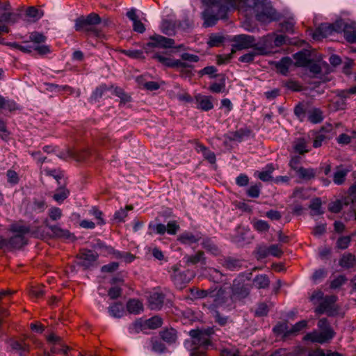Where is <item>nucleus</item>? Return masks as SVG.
<instances>
[{"label": "nucleus", "mask_w": 356, "mask_h": 356, "mask_svg": "<svg viewBox=\"0 0 356 356\" xmlns=\"http://www.w3.org/2000/svg\"><path fill=\"white\" fill-rule=\"evenodd\" d=\"M152 58L156 59L159 63L168 67L187 68L190 67V65L185 62L177 59H172L170 57H165L158 53L154 54Z\"/></svg>", "instance_id": "obj_13"}, {"label": "nucleus", "mask_w": 356, "mask_h": 356, "mask_svg": "<svg viewBox=\"0 0 356 356\" xmlns=\"http://www.w3.org/2000/svg\"><path fill=\"white\" fill-rule=\"evenodd\" d=\"M350 241H351L350 236H341L338 238V240L337 241V246L338 248H339L341 250H345L348 247Z\"/></svg>", "instance_id": "obj_61"}, {"label": "nucleus", "mask_w": 356, "mask_h": 356, "mask_svg": "<svg viewBox=\"0 0 356 356\" xmlns=\"http://www.w3.org/2000/svg\"><path fill=\"white\" fill-rule=\"evenodd\" d=\"M101 22L102 18L99 15L95 13H91L86 17L81 15L77 17L75 19L74 29L76 31H85L97 38H102L104 36L102 31L94 26Z\"/></svg>", "instance_id": "obj_4"}, {"label": "nucleus", "mask_w": 356, "mask_h": 356, "mask_svg": "<svg viewBox=\"0 0 356 356\" xmlns=\"http://www.w3.org/2000/svg\"><path fill=\"white\" fill-rule=\"evenodd\" d=\"M46 203L44 200L35 199L32 203L29 204V209L35 213L43 212L46 209Z\"/></svg>", "instance_id": "obj_44"}, {"label": "nucleus", "mask_w": 356, "mask_h": 356, "mask_svg": "<svg viewBox=\"0 0 356 356\" xmlns=\"http://www.w3.org/2000/svg\"><path fill=\"white\" fill-rule=\"evenodd\" d=\"M292 64V59L288 56H286L283 57L280 60L275 63V67L280 74L282 75H286L289 72V69Z\"/></svg>", "instance_id": "obj_27"}, {"label": "nucleus", "mask_w": 356, "mask_h": 356, "mask_svg": "<svg viewBox=\"0 0 356 356\" xmlns=\"http://www.w3.org/2000/svg\"><path fill=\"white\" fill-rule=\"evenodd\" d=\"M202 238V234L200 232H191L186 231L181 233L179 237L178 241L185 245H192L197 243Z\"/></svg>", "instance_id": "obj_17"}, {"label": "nucleus", "mask_w": 356, "mask_h": 356, "mask_svg": "<svg viewBox=\"0 0 356 356\" xmlns=\"http://www.w3.org/2000/svg\"><path fill=\"white\" fill-rule=\"evenodd\" d=\"M107 90H108V88H107L106 86L104 84L101 85L99 87H97L95 90V91H93V92L90 97V102H96L99 101V99L102 97L104 92H106Z\"/></svg>", "instance_id": "obj_47"}, {"label": "nucleus", "mask_w": 356, "mask_h": 356, "mask_svg": "<svg viewBox=\"0 0 356 356\" xmlns=\"http://www.w3.org/2000/svg\"><path fill=\"white\" fill-rule=\"evenodd\" d=\"M148 228L149 230V234L156 233L163 235L166 232V226L161 223L155 224L154 222H150L148 225Z\"/></svg>", "instance_id": "obj_45"}, {"label": "nucleus", "mask_w": 356, "mask_h": 356, "mask_svg": "<svg viewBox=\"0 0 356 356\" xmlns=\"http://www.w3.org/2000/svg\"><path fill=\"white\" fill-rule=\"evenodd\" d=\"M17 105L13 100L6 99L0 95V110L13 111L17 110Z\"/></svg>", "instance_id": "obj_39"}, {"label": "nucleus", "mask_w": 356, "mask_h": 356, "mask_svg": "<svg viewBox=\"0 0 356 356\" xmlns=\"http://www.w3.org/2000/svg\"><path fill=\"white\" fill-rule=\"evenodd\" d=\"M243 261L232 257L225 258L222 265L227 270L234 271L238 270L242 267Z\"/></svg>", "instance_id": "obj_31"}, {"label": "nucleus", "mask_w": 356, "mask_h": 356, "mask_svg": "<svg viewBox=\"0 0 356 356\" xmlns=\"http://www.w3.org/2000/svg\"><path fill=\"white\" fill-rule=\"evenodd\" d=\"M159 335L168 344L175 343L177 339V331L173 328L163 330L160 332Z\"/></svg>", "instance_id": "obj_33"}, {"label": "nucleus", "mask_w": 356, "mask_h": 356, "mask_svg": "<svg viewBox=\"0 0 356 356\" xmlns=\"http://www.w3.org/2000/svg\"><path fill=\"white\" fill-rule=\"evenodd\" d=\"M11 5L8 1L0 2V24H14L21 18V10L12 12Z\"/></svg>", "instance_id": "obj_7"}, {"label": "nucleus", "mask_w": 356, "mask_h": 356, "mask_svg": "<svg viewBox=\"0 0 356 356\" xmlns=\"http://www.w3.org/2000/svg\"><path fill=\"white\" fill-rule=\"evenodd\" d=\"M144 326H145V322L143 323L141 320H137L129 326V332L131 334L139 333Z\"/></svg>", "instance_id": "obj_58"}, {"label": "nucleus", "mask_w": 356, "mask_h": 356, "mask_svg": "<svg viewBox=\"0 0 356 356\" xmlns=\"http://www.w3.org/2000/svg\"><path fill=\"white\" fill-rule=\"evenodd\" d=\"M197 108L204 111H208L213 108L211 96H204L198 94L195 96Z\"/></svg>", "instance_id": "obj_22"}, {"label": "nucleus", "mask_w": 356, "mask_h": 356, "mask_svg": "<svg viewBox=\"0 0 356 356\" xmlns=\"http://www.w3.org/2000/svg\"><path fill=\"white\" fill-rule=\"evenodd\" d=\"M337 300V297L334 295L325 296L319 305L315 309V312L318 314H323L326 312L328 315H331L333 306Z\"/></svg>", "instance_id": "obj_15"}, {"label": "nucleus", "mask_w": 356, "mask_h": 356, "mask_svg": "<svg viewBox=\"0 0 356 356\" xmlns=\"http://www.w3.org/2000/svg\"><path fill=\"white\" fill-rule=\"evenodd\" d=\"M10 231L15 233V234L24 236L27 234H31L33 236H37L35 231L32 230L30 226L24 225L22 221L12 224L10 226Z\"/></svg>", "instance_id": "obj_18"}, {"label": "nucleus", "mask_w": 356, "mask_h": 356, "mask_svg": "<svg viewBox=\"0 0 356 356\" xmlns=\"http://www.w3.org/2000/svg\"><path fill=\"white\" fill-rule=\"evenodd\" d=\"M213 311V317L215 319V322L217 323L220 326H225V325H227L229 321V318L227 316H223L220 314L218 311H216L215 309Z\"/></svg>", "instance_id": "obj_53"}, {"label": "nucleus", "mask_w": 356, "mask_h": 356, "mask_svg": "<svg viewBox=\"0 0 356 356\" xmlns=\"http://www.w3.org/2000/svg\"><path fill=\"white\" fill-rule=\"evenodd\" d=\"M334 33L333 26L331 24H321L313 33V39L318 40L322 38H327Z\"/></svg>", "instance_id": "obj_19"}, {"label": "nucleus", "mask_w": 356, "mask_h": 356, "mask_svg": "<svg viewBox=\"0 0 356 356\" xmlns=\"http://www.w3.org/2000/svg\"><path fill=\"white\" fill-rule=\"evenodd\" d=\"M232 41L234 44L232 46L234 49L242 50L248 48H253L255 50V38L252 35L241 34L235 35Z\"/></svg>", "instance_id": "obj_10"}, {"label": "nucleus", "mask_w": 356, "mask_h": 356, "mask_svg": "<svg viewBox=\"0 0 356 356\" xmlns=\"http://www.w3.org/2000/svg\"><path fill=\"white\" fill-rule=\"evenodd\" d=\"M114 93L116 96L120 98V102L126 104L131 102V96L124 92V91L120 88H116L114 90Z\"/></svg>", "instance_id": "obj_55"}, {"label": "nucleus", "mask_w": 356, "mask_h": 356, "mask_svg": "<svg viewBox=\"0 0 356 356\" xmlns=\"http://www.w3.org/2000/svg\"><path fill=\"white\" fill-rule=\"evenodd\" d=\"M174 44L175 40L173 39L155 34L149 38V41L144 45L143 48L146 53H149L152 48H172Z\"/></svg>", "instance_id": "obj_9"}, {"label": "nucleus", "mask_w": 356, "mask_h": 356, "mask_svg": "<svg viewBox=\"0 0 356 356\" xmlns=\"http://www.w3.org/2000/svg\"><path fill=\"white\" fill-rule=\"evenodd\" d=\"M273 48V34H268L261 38L255 43V51L259 55H267L272 51Z\"/></svg>", "instance_id": "obj_11"}, {"label": "nucleus", "mask_w": 356, "mask_h": 356, "mask_svg": "<svg viewBox=\"0 0 356 356\" xmlns=\"http://www.w3.org/2000/svg\"><path fill=\"white\" fill-rule=\"evenodd\" d=\"M223 40L222 36L213 34L209 37L208 44L209 47H218L223 42Z\"/></svg>", "instance_id": "obj_60"}, {"label": "nucleus", "mask_w": 356, "mask_h": 356, "mask_svg": "<svg viewBox=\"0 0 356 356\" xmlns=\"http://www.w3.org/2000/svg\"><path fill=\"white\" fill-rule=\"evenodd\" d=\"M214 289H209L207 290H198L197 291L196 296L199 298H208L207 303H210V299H212Z\"/></svg>", "instance_id": "obj_54"}, {"label": "nucleus", "mask_w": 356, "mask_h": 356, "mask_svg": "<svg viewBox=\"0 0 356 356\" xmlns=\"http://www.w3.org/2000/svg\"><path fill=\"white\" fill-rule=\"evenodd\" d=\"M296 175L301 179L309 181L314 179L316 177V170L312 168H305L302 167L301 168L298 169V171L296 172Z\"/></svg>", "instance_id": "obj_37"}, {"label": "nucleus", "mask_w": 356, "mask_h": 356, "mask_svg": "<svg viewBox=\"0 0 356 356\" xmlns=\"http://www.w3.org/2000/svg\"><path fill=\"white\" fill-rule=\"evenodd\" d=\"M152 350L158 353H163L165 351L166 347L165 344L157 338L151 339Z\"/></svg>", "instance_id": "obj_48"}, {"label": "nucleus", "mask_w": 356, "mask_h": 356, "mask_svg": "<svg viewBox=\"0 0 356 356\" xmlns=\"http://www.w3.org/2000/svg\"><path fill=\"white\" fill-rule=\"evenodd\" d=\"M171 269V279L176 287L179 289H183L194 277L193 273L189 270L181 271L179 264L172 266Z\"/></svg>", "instance_id": "obj_8"}, {"label": "nucleus", "mask_w": 356, "mask_h": 356, "mask_svg": "<svg viewBox=\"0 0 356 356\" xmlns=\"http://www.w3.org/2000/svg\"><path fill=\"white\" fill-rule=\"evenodd\" d=\"M256 254L258 260L264 259L269 255V248L266 245H259L256 249Z\"/></svg>", "instance_id": "obj_59"}, {"label": "nucleus", "mask_w": 356, "mask_h": 356, "mask_svg": "<svg viewBox=\"0 0 356 356\" xmlns=\"http://www.w3.org/2000/svg\"><path fill=\"white\" fill-rule=\"evenodd\" d=\"M225 90V82L222 80L220 83H213L209 86V90L214 93L223 92Z\"/></svg>", "instance_id": "obj_62"}, {"label": "nucleus", "mask_w": 356, "mask_h": 356, "mask_svg": "<svg viewBox=\"0 0 356 356\" xmlns=\"http://www.w3.org/2000/svg\"><path fill=\"white\" fill-rule=\"evenodd\" d=\"M127 309L130 314H138L143 312V305L138 299H130L127 303Z\"/></svg>", "instance_id": "obj_36"}, {"label": "nucleus", "mask_w": 356, "mask_h": 356, "mask_svg": "<svg viewBox=\"0 0 356 356\" xmlns=\"http://www.w3.org/2000/svg\"><path fill=\"white\" fill-rule=\"evenodd\" d=\"M70 195L68 189L63 186H60L56 190L53 199L58 203L63 202Z\"/></svg>", "instance_id": "obj_40"}, {"label": "nucleus", "mask_w": 356, "mask_h": 356, "mask_svg": "<svg viewBox=\"0 0 356 356\" xmlns=\"http://www.w3.org/2000/svg\"><path fill=\"white\" fill-rule=\"evenodd\" d=\"M211 301L213 303L209 304L208 307L211 310H214L218 307H223L227 310L235 308V302L232 299V295L228 296L225 289L222 287H220L218 290L214 289Z\"/></svg>", "instance_id": "obj_5"}, {"label": "nucleus", "mask_w": 356, "mask_h": 356, "mask_svg": "<svg viewBox=\"0 0 356 356\" xmlns=\"http://www.w3.org/2000/svg\"><path fill=\"white\" fill-rule=\"evenodd\" d=\"M253 227L259 232H266L270 228L269 224L263 220H257L253 222Z\"/></svg>", "instance_id": "obj_51"}, {"label": "nucleus", "mask_w": 356, "mask_h": 356, "mask_svg": "<svg viewBox=\"0 0 356 356\" xmlns=\"http://www.w3.org/2000/svg\"><path fill=\"white\" fill-rule=\"evenodd\" d=\"M27 244V240L24 236L15 234L9 238H6L5 248L8 250H19Z\"/></svg>", "instance_id": "obj_16"}, {"label": "nucleus", "mask_w": 356, "mask_h": 356, "mask_svg": "<svg viewBox=\"0 0 356 356\" xmlns=\"http://www.w3.org/2000/svg\"><path fill=\"white\" fill-rule=\"evenodd\" d=\"M51 231L52 232L54 237L69 240L75 239V236L73 234H71L67 229H62L58 225H54L51 227Z\"/></svg>", "instance_id": "obj_28"}, {"label": "nucleus", "mask_w": 356, "mask_h": 356, "mask_svg": "<svg viewBox=\"0 0 356 356\" xmlns=\"http://www.w3.org/2000/svg\"><path fill=\"white\" fill-rule=\"evenodd\" d=\"M183 259L187 265H195L198 263L206 264L204 253L202 251H198L193 255L186 254L184 257Z\"/></svg>", "instance_id": "obj_24"}, {"label": "nucleus", "mask_w": 356, "mask_h": 356, "mask_svg": "<svg viewBox=\"0 0 356 356\" xmlns=\"http://www.w3.org/2000/svg\"><path fill=\"white\" fill-rule=\"evenodd\" d=\"M348 171V170L342 169L338 170L337 172H335L333 177L334 182L338 185L343 184Z\"/></svg>", "instance_id": "obj_49"}, {"label": "nucleus", "mask_w": 356, "mask_h": 356, "mask_svg": "<svg viewBox=\"0 0 356 356\" xmlns=\"http://www.w3.org/2000/svg\"><path fill=\"white\" fill-rule=\"evenodd\" d=\"M26 15L27 17L32 18L33 20L35 22L44 15V12L42 10L31 6L26 9Z\"/></svg>", "instance_id": "obj_42"}, {"label": "nucleus", "mask_w": 356, "mask_h": 356, "mask_svg": "<svg viewBox=\"0 0 356 356\" xmlns=\"http://www.w3.org/2000/svg\"><path fill=\"white\" fill-rule=\"evenodd\" d=\"M29 39L31 42L40 44L44 42L47 38L41 33L33 32L30 34Z\"/></svg>", "instance_id": "obj_56"}, {"label": "nucleus", "mask_w": 356, "mask_h": 356, "mask_svg": "<svg viewBox=\"0 0 356 356\" xmlns=\"http://www.w3.org/2000/svg\"><path fill=\"white\" fill-rule=\"evenodd\" d=\"M255 316H265L268 313V307L264 302L258 304L257 309H255Z\"/></svg>", "instance_id": "obj_64"}, {"label": "nucleus", "mask_w": 356, "mask_h": 356, "mask_svg": "<svg viewBox=\"0 0 356 356\" xmlns=\"http://www.w3.org/2000/svg\"><path fill=\"white\" fill-rule=\"evenodd\" d=\"M307 119L313 124L320 123L323 119V113L319 108H312L309 111Z\"/></svg>", "instance_id": "obj_38"}, {"label": "nucleus", "mask_w": 356, "mask_h": 356, "mask_svg": "<svg viewBox=\"0 0 356 356\" xmlns=\"http://www.w3.org/2000/svg\"><path fill=\"white\" fill-rule=\"evenodd\" d=\"M339 264L342 268L348 269L356 266V259L355 255L351 253H345L342 255L339 261Z\"/></svg>", "instance_id": "obj_32"}, {"label": "nucleus", "mask_w": 356, "mask_h": 356, "mask_svg": "<svg viewBox=\"0 0 356 356\" xmlns=\"http://www.w3.org/2000/svg\"><path fill=\"white\" fill-rule=\"evenodd\" d=\"M165 296L163 293L153 292L148 298L149 307L152 310H159L162 308Z\"/></svg>", "instance_id": "obj_21"}, {"label": "nucleus", "mask_w": 356, "mask_h": 356, "mask_svg": "<svg viewBox=\"0 0 356 356\" xmlns=\"http://www.w3.org/2000/svg\"><path fill=\"white\" fill-rule=\"evenodd\" d=\"M335 93L337 98H341V99H344V102H346L347 99L350 98V95H356V85L348 89L337 90Z\"/></svg>", "instance_id": "obj_41"}, {"label": "nucleus", "mask_w": 356, "mask_h": 356, "mask_svg": "<svg viewBox=\"0 0 356 356\" xmlns=\"http://www.w3.org/2000/svg\"><path fill=\"white\" fill-rule=\"evenodd\" d=\"M334 333H332L330 330L321 331L314 330L309 333H307L305 337V341H310L313 343H324L332 339Z\"/></svg>", "instance_id": "obj_12"}, {"label": "nucleus", "mask_w": 356, "mask_h": 356, "mask_svg": "<svg viewBox=\"0 0 356 356\" xmlns=\"http://www.w3.org/2000/svg\"><path fill=\"white\" fill-rule=\"evenodd\" d=\"M206 6L202 13L203 26H214L220 19H227V13L231 10L242 8L243 0H202Z\"/></svg>", "instance_id": "obj_1"}, {"label": "nucleus", "mask_w": 356, "mask_h": 356, "mask_svg": "<svg viewBox=\"0 0 356 356\" xmlns=\"http://www.w3.org/2000/svg\"><path fill=\"white\" fill-rule=\"evenodd\" d=\"M309 109L307 104L299 103L294 107L293 112L296 116L302 122L307 117Z\"/></svg>", "instance_id": "obj_34"}, {"label": "nucleus", "mask_w": 356, "mask_h": 356, "mask_svg": "<svg viewBox=\"0 0 356 356\" xmlns=\"http://www.w3.org/2000/svg\"><path fill=\"white\" fill-rule=\"evenodd\" d=\"M162 324L163 320L158 316H154L145 321V327L152 330L160 327Z\"/></svg>", "instance_id": "obj_43"}, {"label": "nucleus", "mask_w": 356, "mask_h": 356, "mask_svg": "<svg viewBox=\"0 0 356 356\" xmlns=\"http://www.w3.org/2000/svg\"><path fill=\"white\" fill-rule=\"evenodd\" d=\"M344 38L350 43L356 42V23L351 22L346 23L343 30Z\"/></svg>", "instance_id": "obj_23"}, {"label": "nucleus", "mask_w": 356, "mask_h": 356, "mask_svg": "<svg viewBox=\"0 0 356 356\" xmlns=\"http://www.w3.org/2000/svg\"><path fill=\"white\" fill-rule=\"evenodd\" d=\"M213 334V327L204 330H191L189 332V335L194 346V348L191 350V356H205V351L212 346L211 336Z\"/></svg>", "instance_id": "obj_3"}, {"label": "nucleus", "mask_w": 356, "mask_h": 356, "mask_svg": "<svg viewBox=\"0 0 356 356\" xmlns=\"http://www.w3.org/2000/svg\"><path fill=\"white\" fill-rule=\"evenodd\" d=\"M109 315L113 318H120L124 314V307L122 302H116L108 307Z\"/></svg>", "instance_id": "obj_29"}, {"label": "nucleus", "mask_w": 356, "mask_h": 356, "mask_svg": "<svg viewBox=\"0 0 356 356\" xmlns=\"http://www.w3.org/2000/svg\"><path fill=\"white\" fill-rule=\"evenodd\" d=\"M309 208L315 212V214L320 215L323 213L321 211V200L316 197L312 201Z\"/></svg>", "instance_id": "obj_63"}, {"label": "nucleus", "mask_w": 356, "mask_h": 356, "mask_svg": "<svg viewBox=\"0 0 356 356\" xmlns=\"http://www.w3.org/2000/svg\"><path fill=\"white\" fill-rule=\"evenodd\" d=\"M347 279L345 275H339L337 277L334 278L330 283V288L332 289H337L341 287L343 284H345Z\"/></svg>", "instance_id": "obj_57"}, {"label": "nucleus", "mask_w": 356, "mask_h": 356, "mask_svg": "<svg viewBox=\"0 0 356 356\" xmlns=\"http://www.w3.org/2000/svg\"><path fill=\"white\" fill-rule=\"evenodd\" d=\"M251 131L248 129H240L236 131L230 132L225 135V137L230 141H242L244 138L248 137Z\"/></svg>", "instance_id": "obj_25"}, {"label": "nucleus", "mask_w": 356, "mask_h": 356, "mask_svg": "<svg viewBox=\"0 0 356 356\" xmlns=\"http://www.w3.org/2000/svg\"><path fill=\"white\" fill-rule=\"evenodd\" d=\"M253 10L257 21L266 23L278 19V13L267 0H243L242 8Z\"/></svg>", "instance_id": "obj_2"}, {"label": "nucleus", "mask_w": 356, "mask_h": 356, "mask_svg": "<svg viewBox=\"0 0 356 356\" xmlns=\"http://www.w3.org/2000/svg\"><path fill=\"white\" fill-rule=\"evenodd\" d=\"M99 254L91 250H83L77 255V258L81 260L79 265L85 268L92 266L98 259Z\"/></svg>", "instance_id": "obj_14"}, {"label": "nucleus", "mask_w": 356, "mask_h": 356, "mask_svg": "<svg viewBox=\"0 0 356 356\" xmlns=\"http://www.w3.org/2000/svg\"><path fill=\"white\" fill-rule=\"evenodd\" d=\"M202 240L201 245L208 252L215 256L220 254V250L211 238L206 237Z\"/></svg>", "instance_id": "obj_26"}, {"label": "nucleus", "mask_w": 356, "mask_h": 356, "mask_svg": "<svg viewBox=\"0 0 356 356\" xmlns=\"http://www.w3.org/2000/svg\"><path fill=\"white\" fill-rule=\"evenodd\" d=\"M294 152L300 154H304L309 152L306 140L303 138H298L295 140L293 145Z\"/></svg>", "instance_id": "obj_35"}, {"label": "nucleus", "mask_w": 356, "mask_h": 356, "mask_svg": "<svg viewBox=\"0 0 356 356\" xmlns=\"http://www.w3.org/2000/svg\"><path fill=\"white\" fill-rule=\"evenodd\" d=\"M252 284L258 289H266L269 287L270 280L267 275L260 274L254 277Z\"/></svg>", "instance_id": "obj_30"}, {"label": "nucleus", "mask_w": 356, "mask_h": 356, "mask_svg": "<svg viewBox=\"0 0 356 356\" xmlns=\"http://www.w3.org/2000/svg\"><path fill=\"white\" fill-rule=\"evenodd\" d=\"M209 280L215 283H221L224 281V275L216 268H211L209 273Z\"/></svg>", "instance_id": "obj_46"}, {"label": "nucleus", "mask_w": 356, "mask_h": 356, "mask_svg": "<svg viewBox=\"0 0 356 356\" xmlns=\"http://www.w3.org/2000/svg\"><path fill=\"white\" fill-rule=\"evenodd\" d=\"M252 289V286L245 283L244 281L234 279L230 286L231 295L234 302L243 301L247 298Z\"/></svg>", "instance_id": "obj_6"}, {"label": "nucleus", "mask_w": 356, "mask_h": 356, "mask_svg": "<svg viewBox=\"0 0 356 356\" xmlns=\"http://www.w3.org/2000/svg\"><path fill=\"white\" fill-rule=\"evenodd\" d=\"M261 183L251 186L246 191L248 196L252 198L259 197L261 193Z\"/></svg>", "instance_id": "obj_50"}, {"label": "nucleus", "mask_w": 356, "mask_h": 356, "mask_svg": "<svg viewBox=\"0 0 356 356\" xmlns=\"http://www.w3.org/2000/svg\"><path fill=\"white\" fill-rule=\"evenodd\" d=\"M295 65L297 67H306L311 61V54L307 49L301 50L293 55Z\"/></svg>", "instance_id": "obj_20"}, {"label": "nucleus", "mask_w": 356, "mask_h": 356, "mask_svg": "<svg viewBox=\"0 0 356 356\" xmlns=\"http://www.w3.org/2000/svg\"><path fill=\"white\" fill-rule=\"evenodd\" d=\"M266 168L268 170L260 172L258 175V177L263 181H268L272 179L271 173L274 170L273 165H268Z\"/></svg>", "instance_id": "obj_52"}]
</instances>
